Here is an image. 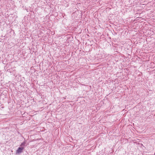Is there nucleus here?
Wrapping results in <instances>:
<instances>
[{
    "label": "nucleus",
    "instance_id": "obj_1",
    "mask_svg": "<svg viewBox=\"0 0 155 155\" xmlns=\"http://www.w3.org/2000/svg\"><path fill=\"white\" fill-rule=\"evenodd\" d=\"M24 148L22 147H19L16 150V153H19L22 152Z\"/></svg>",
    "mask_w": 155,
    "mask_h": 155
},
{
    "label": "nucleus",
    "instance_id": "obj_2",
    "mask_svg": "<svg viewBox=\"0 0 155 155\" xmlns=\"http://www.w3.org/2000/svg\"><path fill=\"white\" fill-rule=\"evenodd\" d=\"M26 143L25 142V141H24L20 145V147H23L24 149L25 148V147L26 146V145H25Z\"/></svg>",
    "mask_w": 155,
    "mask_h": 155
},
{
    "label": "nucleus",
    "instance_id": "obj_3",
    "mask_svg": "<svg viewBox=\"0 0 155 155\" xmlns=\"http://www.w3.org/2000/svg\"><path fill=\"white\" fill-rule=\"evenodd\" d=\"M67 38H71V37H67Z\"/></svg>",
    "mask_w": 155,
    "mask_h": 155
}]
</instances>
